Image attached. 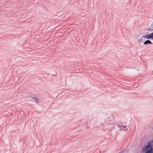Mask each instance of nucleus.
<instances>
[{"label":"nucleus","mask_w":153,"mask_h":153,"mask_svg":"<svg viewBox=\"0 0 153 153\" xmlns=\"http://www.w3.org/2000/svg\"><path fill=\"white\" fill-rule=\"evenodd\" d=\"M153 146V141L149 142V144L144 147L143 149V151L144 152L146 151L145 153H153V149L152 147Z\"/></svg>","instance_id":"obj_1"},{"label":"nucleus","mask_w":153,"mask_h":153,"mask_svg":"<svg viewBox=\"0 0 153 153\" xmlns=\"http://www.w3.org/2000/svg\"><path fill=\"white\" fill-rule=\"evenodd\" d=\"M152 33H151L150 34H147L143 36V37L147 39H153L152 36Z\"/></svg>","instance_id":"obj_2"},{"label":"nucleus","mask_w":153,"mask_h":153,"mask_svg":"<svg viewBox=\"0 0 153 153\" xmlns=\"http://www.w3.org/2000/svg\"><path fill=\"white\" fill-rule=\"evenodd\" d=\"M152 42L149 40L146 41L144 43V45H146L147 44H151Z\"/></svg>","instance_id":"obj_3"},{"label":"nucleus","mask_w":153,"mask_h":153,"mask_svg":"<svg viewBox=\"0 0 153 153\" xmlns=\"http://www.w3.org/2000/svg\"><path fill=\"white\" fill-rule=\"evenodd\" d=\"M33 101L34 102H39V99L35 97L33 98Z\"/></svg>","instance_id":"obj_4"},{"label":"nucleus","mask_w":153,"mask_h":153,"mask_svg":"<svg viewBox=\"0 0 153 153\" xmlns=\"http://www.w3.org/2000/svg\"><path fill=\"white\" fill-rule=\"evenodd\" d=\"M149 28L151 30H153V22L152 24L151 25Z\"/></svg>","instance_id":"obj_5"},{"label":"nucleus","mask_w":153,"mask_h":153,"mask_svg":"<svg viewBox=\"0 0 153 153\" xmlns=\"http://www.w3.org/2000/svg\"><path fill=\"white\" fill-rule=\"evenodd\" d=\"M126 126H120V128H126Z\"/></svg>","instance_id":"obj_6"},{"label":"nucleus","mask_w":153,"mask_h":153,"mask_svg":"<svg viewBox=\"0 0 153 153\" xmlns=\"http://www.w3.org/2000/svg\"><path fill=\"white\" fill-rule=\"evenodd\" d=\"M152 33V34L151 35H152V38L153 39V32L152 33Z\"/></svg>","instance_id":"obj_7"}]
</instances>
